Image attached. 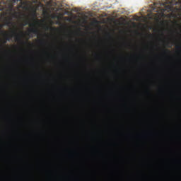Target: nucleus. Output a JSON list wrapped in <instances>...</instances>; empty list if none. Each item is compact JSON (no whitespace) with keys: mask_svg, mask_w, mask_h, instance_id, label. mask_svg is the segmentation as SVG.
Listing matches in <instances>:
<instances>
[{"mask_svg":"<svg viewBox=\"0 0 181 181\" xmlns=\"http://www.w3.org/2000/svg\"><path fill=\"white\" fill-rule=\"evenodd\" d=\"M26 1L24 0V28L25 25H26L25 22V9H26ZM25 30L24 29V154H25Z\"/></svg>","mask_w":181,"mask_h":181,"instance_id":"1","label":"nucleus"},{"mask_svg":"<svg viewBox=\"0 0 181 181\" xmlns=\"http://www.w3.org/2000/svg\"><path fill=\"white\" fill-rule=\"evenodd\" d=\"M0 33H2L5 37V40H3V45H6L7 42L12 40L13 38L15 42H20L21 40V35L18 34V32H16V30H12L11 33L0 30Z\"/></svg>","mask_w":181,"mask_h":181,"instance_id":"2","label":"nucleus"},{"mask_svg":"<svg viewBox=\"0 0 181 181\" xmlns=\"http://www.w3.org/2000/svg\"><path fill=\"white\" fill-rule=\"evenodd\" d=\"M29 25L30 29L28 30V35L30 37H33L34 35H40V30L36 23H30Z\"/></svg>","mask_w":181,"mask_h":181,"instance_id":"3","label":"nucleus"},{"mask_svg":"<svg viewBox=\"0 0 181 181\" xmlns=\"http://www.w3.org/2000/svg\"><path fill=\"white\" fill-rule=\"evenodd\" d=\"M37 8H38L37 4H30V11H32V12L34 13V15H36Z\"/></svg>","mask_w":181,"mask_h":181,"instance_id":"4","label":"nucleus"},{"mask_svg":"<svg viewBox=\"0 0 181 181\" xmlns=\"http://www.w3.org/2000/svg\"><path fill=\"white\" fill-rule=\"evenodd\" d=\"M168 0H163L161 1H159V5L160 6H166V5H168Z\"/></svg>","mask_w":181,"mask_h":181,"instance_id":"5","label":"nucleus"},{"mask_svg":"<svg viewBox=\"0 0 181 181\" xmlns=\"http://www.w3.org/2000/svg\"><path fill=\"white\" fill-rule=\"evenodd\" d=\"M176 48L178 49L179 53H180V57H181V45H176Z\"/></svg>","mask_w":181,"mask_h":181,"instance_id":"6","label":"nucleus"},{"mask_svg":"<svg viewBox=\"0 0 181 181\" xmlns=\"http://www.w3.org/2000/svg\"><path fill=\"white\" fill-rule=\"evenodd\" d=\"M164 53H170V49H164Z\"/></svg>","mask_w":181,"mask_h":181,"instance_id":"7","label":"nucleus"},{"mask_svg":"<svg viewBox=\"0 0 181 181\" xmlns=\"http://www.w3.org/2000/svg\"><path fill=\"white\" fill-rule=\"evenodd\" d=\"M21 7L23 8V1H21Z\"/></svg>","mask_w":181,"mask_h":181,"instance_id":"8","label":"nucleus"},{"mask_svg":"<svg viewBox=\"0 0 181 181\" xmlns=\"http://www.w3.org/2000/svg\"><path fill=\"white\" fill-rule=\"evenodd\" d=\"M33 3H37V0H32Z\"/></svg>","mask_w":181,"mask_h":181,"instance_id":"9","label":"nucleus"},{"mask_svg":"<svg viewBox=\"0 0 181 181\" xmlns=\"http://www.w3.org/2000/svg\"><path fill=\"white\" fill-rule=\"evenodd\" d=\"M13 1V2H18V1H19V0H12Z\"/></svg>","mask_w":181,"mask_h":181,"instance_id":"10","label":"nucleus"},{"mask_svg":"<svg viewBox=\"0 0 181 181\" xmlns=\"http://www.w3.org/2000/svg\"><path fill=\"white\" fill-rule=\"evenodd\" d=\"M21 19H23V13H21Z\"/></svg>","mask_w":181,"mask_h":181,"instance_id":"11","label":"nucleus"},{"mask_svg":"<svg viewBox=\"0 0 181 181\" xmlns=\"http://www.w3.org/2000/svg\"><path fill=\"white\" fill-rule=\"evenodd\" d=\"M48 29H49V27L46 26V30H48Z\"/></svg>","mask_w":181,"mask_h":181,"instance_id":"12","label":"nucleus"},{"mask_svg":"<svg viewBox=\"0 0 181 181\" xmlns=\"http://www.w3.org/2000/svg\"><path fill=\"white\" fill-rule=\"evenodd\" d=\"M169 44H170V42H167V46L168 47H169Z\"/></svg>","mask_w":181,"mask_h":181,"instance_id":"13","label":"nucleus"},{"mask_svg":"<svg viewBox=\"0 0 181 181\" xmlns=\"http://www.w3.org/2000/svg\"><path fill=\"white\" fill-rule=\"evenodd\" d=\"M3 25H0V29H2Z\"/></svg>","mask_w":181,"mask_h":181,"instance_id":"14","label":"nucleus"},{"mask_svg":"<svg viewBox=\"0 0 181 181\" xmlns=\"http://www.w3.org/2000/svg\"><path fill=\"white\" fill-rule=\"evenodd\" d=\"M40 42L42 43V42H43V41H41V40H40Z\"/></svg>","mask_w":181,"mask_h":181,"instance_id":"15","label":"nucleus"},{"mask_svg":"<svg viewBox=\"0 0 181 181\" xmlns=\"http://www.w3.org/2000/svg\"><path fill=\"white\" fill-rule=\"evenodd\" d=\"M10 23H7L6 25H9Z\"/></svg>","mask_w":181,"mask_h":181,"instance_id":"16","label":"nucleus"},{"mask_svg":"<svg viewBox=\"0 0 181 181\" xmlns=\"http://www.w3.org/2000/svg\"><path fill=\"white\" fill-rule=\"evenodd\" d=\"M95 23H98V21H96Z\"/></svg>","mask_w":181,"mask_h":181,"instance_id":"17","label":"nucleus"}]
</instances>
